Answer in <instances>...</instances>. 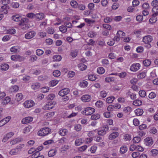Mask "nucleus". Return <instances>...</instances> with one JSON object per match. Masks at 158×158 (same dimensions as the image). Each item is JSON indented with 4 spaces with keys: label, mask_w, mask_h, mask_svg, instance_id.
Here are the masks:
<instances>
[{
    "label": "nucleus",
    "mask_w": 158,
    "mask_h": 158,
    "mask_svg": "<svg viewBox=\"0 0 158 158\" xmlns=\"http://www.w3.org/2000/svg\"><path fill=\"white\" fill-rule=\"evenodd\" d=\"M70 3L71 6L73 8H76L77 7L78 3L76 1L72 0Z\"/></svg>",
    "instance_id": "43"
},
{
    "label": "nucleus",
    "mask_w": 158,
    "mask_h": 158,
    "mask_svg": "<svg viewBox=\"0 0 158 158\" xmlns=\"http://www.w3.org/2000/svg\"><path fill=\"white\" fill-rule=\"evenodd\" d=\"M95 105L98 108H102L103 105V102L101 100L98 101L96 102Z\"/></svg>",
    "instance_id": "42"
},
{
    "label": "nucleus",
    "mask_w": 158,
    "mask_h": 158,
    "mask_svg": "<svg viewBox=\"0 0 158 158\" xmlns=\"http://www.w3.org/2000/svg\"><path fill=\"white\" fill-rule=\"evenodd\" d=\"M10 98L9 97H6L2 102V104L3 105L7 104L10 102Z\"/></svg>",
    "instance_id": "46"
},
{
    "label": "nucleus",
    "mask_w": 158,
    "mask_h": 158,
    "mask_svg": "<svg viewBox=\"0 0 158 158\" xmlns=\"http://www.w3.org/2000/svg\"><path fill=\"white\" fill-rule=\"evenodd\" d=\"M140 64L139 63H134L131 66L130 69L131 71L136 72L140 69Z\"/></svg>",
    "instance_id": "4"
},
{
    "label": "nucleus",
    "mask_w": 158,
    "mask_h": 158,
    "mask_svg": "<svg viewBox=\"0 0 158 158\" xmlns=\"http://www.w3.org/2000/svg\"><path fill=\"white\" fill-rule=\"evenodd\" d=\"M70 92V89L68 88H65L62 89L58 93V94L62 97L68 94Z\"/></svg>",
    "instance_id": "9"
},
{
    "label": "nucleus",
    "mask_w": 158,
    "mask_h": 158,
    "mask_svg": "<svg viewBox=\"0 0 158 158\" xmlns=\"http://www.w3.org/2000/svg\"><path fill=\"white\" fill-rule=\"evenodd\" d=\"M19 48L18 46H14L11 47L10 49V51L11 52H17L19 51Z\"/></svg>",
    "instance_id": "36"
},
{
    "label": "nucleus",
    "mask_w": 158,
    "mask_h": 158,
    "mask_svg": "<svg viewBox=\"0 0 158 158\" xmlns=\"http://www.w3.org/2000/svg\"><path fill=\"white\" fill-rule=\"evenodd\" d=\"M46 31L48 34H53L54 33L55 31L53 28L48 27L47 28Z\"/></svg>",
    "instance_id": "49"
},
{
    "label": "nucleus",
    "mask_w": 158,
    "mask_h": 158,
    "mask_svg": "<svg viewBox=\"0 0 158 158\" xmlns=\"http://www.w3.org/2000/svg\"><path fill=\"white\" fill-rule=\"evenodd\" d=\"M32 127L31 126L28 125L25 127L23 130V133L28 134L32 130Z\"/></svg>",
    "instance_id": "22"
},
{
    "label": "nucleus",
    "mask_w": 158,
    "mask_h": 158,
    "mask_svg": "<svg viewBox=\"0 0 158 158\" xmlns=\"http://www.w3.org/2000/svg\"><path fill=\"white\" fill-rule=\"evenodd\" d=\"M144 65L145 66H148L151 64V62L149 60H145L143 62Z\"/></svg>",
    "instance_id": "63"
},
{
    "label": "nucleus",
    "mask_w": 158,
    "mask_h": 158,
    "mask_svg": "<svg viewBox=\"0 0 158 158\" xmlns=\"http://www.w3.org/2000/svg\"><path fill=\"white\" fill-rule=\"evenodd\" d=\"M84 140L81 138L77 139L76 140L75 142V144L77 146H78L81 145L83 143Z\"/></svg>",
    "instance_id": "27"
},
{
    "label": "nucleus",
    "mask_w": 158,
    "mask_h": 158,
    "mask_svg": "<svg viewBox=\"0 0 158 158\" xmlns=\"http://www.w3.org/2000/svg\"><path fill=\"white\" fill-rule=\"evenodd\" d=\"M145 144L147 146H150L153 143V140L151 137L147 138L144 139Z\"/></svg>",
    "instance_id": "15"
},
{
    "label": "nucleus",
    "mask_w": 158,
    "mask_h": 158,
    "mask_svg": "<svg viewBox=\"0 0 158 158\" xmlns=\"http://www.w3.org/2000/svg\"><path fill=\"white\" fill-rule=\"evenodd\" d=\"M150 154L152 156H156L158 154V150L156 149H152L150 152Z\"/></svg>",
    "instance_id": "39"
},
{
    "label": "nucleus",
    "mask_w": 158,
    "mask_h": 158,
    "mask_svg": "<svg viewBox=\"0 0 158 158\" xmlns=\"http://www.w3.org/2000/svg\"><path fill=\"white\" fill-rule=\"evenodd\" d=\"M21 140L22 139L21 138L19 137L16 138L11 140L10 142V143L12 145H14L21 142Z\"/></svg>",
    "instance_id": "21"
},
{
    "label": "nucleus",
    "mask_w": 158,
    "mask_h": 158,
    "mask_svg": "<svg viewBox=\"0 0 158 158\" xmlns=\"http://www.w3.org/2000/svg\"><path fill=\"white\" fill-rule=\"evenodd\" d=\"M25 145L23 144H20L17 146L15 148L18 152L20 153L22 150V149L24 147Z\"/></svg>",
    "instance_id": "37"
},
{
    "label": "nucleus",
    "mask_w": 158,
    "mask_h": 158,
    "mask_svg": "<svg viewBox=\"0 0 158 158\" xmlns=\"http://www.w3.org/2000/svg\"><path fill=\"white\" fill-rule=\"evenodd\" d=\"M9 67V65L7 64H2L0 66V69L3 71L7 70Z\"/></svg>",
    "instance_id": "31"
},
{
    "label": "nucleus",
    "mask_w": 158,
    "mask_h": 158,
    "mask_svg": "<svg viewBox=\"0 0 158 158\" xmlns=\"http://www.w3.org/2000/svg\"><path fill=\"white\" fill-rule=\"evenodd\" d=\"M97 72L98 74H102L105 73V70L103 68L100 67L97 68Z\"/></svg>",
    "instance_id": "48"
},
{
    "label": "nucleus",
    "mask_w": 158,
    "mask_h": 158,
    "mask_svg": "<svg viewBox=\"0 0 158 158\" xmlns=\"http://www.w3.org/2000/svg\"><path fill=\"white\" fill-rule=\"evenodd\" d=\"M16 99L18 101H19L23 99V96L21 93H19L17 94L16 95Z\"/></svg>",
    "instance_id": "54"
},
{
    "label": "nucleus",
    "mask_w": 158,
    "mask_h": 158,
    "mask_svg": "<svg viewBox=\"0 0 158 158\" xmlns=\"http://www.w3.org/2000/svg\"><path fill=\"white\" fill-rule=\"evenodd\" d=\"M40 87V84L37 82L32 83L31 85V88L34 90L38 89Z\"/></svg>",
    "instance_id": "19"
},
{
    "label": "nucleus",
    "mask_w": 158,
    "mask_h": 158,
    "mask_svg": "<svg viewBox=\"0 0 158 158\" xmlns=\"http://www.w3.org/2000/svg\"><path fill=\"white\" fill-rule=\"evenodd\" d=\"M143 110L142 109L138 108L135 110V114L138 116L141 115L143 113Z\"/></svg>",
    "instance_id": "29"
},
{
    "label": "nucleus",
    "mask_w": 158,
    "mask_h": 158,
    "mask_svg": "<svg viewBox=\"0 0 158 158\" xmlns=\"http://www.w3.org/2000/svg\"><path fill=\"white\" fill-rule=\"evenodd\" d=\"M59 29L60 31L63 33H65L67 31V28L66 27L63 25L60 26Z\"/></svg>",
    "instance_id": "56"
},
{
    "label": "nucleus",
    "mask_w": 158,
    "mask_h": 158,
    "mask_svg": "<svg viewBox=\"0 0 158 158\" xmlns=\"http://www.w3.org/2000/svg\"><path fill=\"white\" fill-rule=\"evenodd\" d=\"M19 89V87L17 85H13L11 86L10 90L11 92H17Z\"/></svg>",
    "instance_id": "35"
},
{
    "label": "nucleus",
    "mask_w": 158,
    "mask_h": 158,
    "mask_svg": "<svg viewBox=\"0 0 158 158\" xmlns=\"http://www.w3.org/2000/svg\"><path fill=\"white\" fill-rule=\"evenodd\" d=\"M36 35V32L34 31H29L26 33L25 38L27 39H30L34 37Z\"/></svg>",
    "instance_id": "8"
},
{
    "label": "nucleus",
    "mask_w": 158,
    "mask_h": 158,
    "mask_svg": "<svg viewBox=\"0 0 158 158\" xmlns=\"http://www.w3.org/2000/svg\"><path fill=\"white\" fill-rule=\"evenodd\" d=\"M9 9V6L7 5H4L1 7V12L5 14L8 13V10Z\"/></svg>",
    "instance_id": "18"
},
{
    "label": "nucleus",
    "mask_w": 158,
    "mask_h": 158,
    "mask_svg": "<svg viewBox=\"0 0 158 158\" xmlns=\"http://www.w3.org/2000/svg\"><path fill=\"white\" fill-rule=\"evenodd\" d=\"M91 99V96L88 94L83 95L81 98V99L83 102H89Z\"/></svg>",
    "instance_id": "16"
},
{
    "label": "nucleus",
    "mask_w": 158,
    "mask_h": 158,
    "mask_svg": "<svg viewBox=\"0 0 158 158\" xmlns=\"http://www.w3.org/2000/svg\"><path fill=\"white\" fill-rule=\"evenodd\" d=\"M88 78L91 81H94L97 78L96 75L93 74H89L88 75Z\"/></svg>",
    "instance_id": "25"
},
{
    "label": "nucleus",
    "mask_w": 158,
    "mask_h": 158,
    "mask_svg": "<svg viewBox=\"0 0 158 158\" xmlns=\"http://www.w3.org/2000/svg\"><path fill=\"white\" fill-rule=\"evenodd\" d=\"M102 63L103 66L107 67L109 64V61L106 59H104L102 60Z\"/></svg>",
    "instance_id": "50"
},
{
    "label": "nucleus",
    "mask_w": 158,
    "mask_h": 158,
    "mask_svg": "<svg viewBox=\"0 0 158 158\" xmlns=\"http://www.w3.org/2000/svg\"><path fill=\"white\" fill-rule=\"evenodd\" d=\"M9 154L12 156L17 155L19 154L16 148L11 149L9 152Z\"/></svg>",
    "instance_id": "28"
},
{
    "label": "nucleus",
    "mask_w": 158,
    "mask_h": 158,
    "mask_svg": "<svg viewBox=\"0 0 158 158\" xmlns=\"http://www.w3.org/2000/svg\"><path fill=\"white\" fill-rule=\"evenodd\" d=\"M127 151V148L126 146L123 145L120 148V152L121 154H124L126 153Z\"/></svg>",
    "instance_id": "24"
},
{
    "label": "nucleus",
    "mask_w": 158,
    "mask_h": 158,
    "mask_svg": "<svg viewBox=\"0 0 158 158\" xmlns=\"http://www.w3.org/2000/svg\"><path fill=\"white\" fill-rule=\"evenodd\" d=\"M33 120V118L32 117L28 116L23 118L21 122L23 124H27L31 122Z\"/></svg>",
    "instance_id": "12"
},
{
    "label": "nucleus",
    "mask_w": 158,
    "mask_h": 158,
    "mask_svg": "<svg viewBox=\"0 0 158 158\" xmlns=\"http://www.w3.org/2000/svg\"><path fill=\"white\" fill-rule=\"evenodd\" d=\"M56 104V102L54 101L47 102L44 106L43 109L45 110H48L53 108Z\"/></svg>",
    "instance_id": "2"
},
{
    "label": "nucleus",
    "mask_w": 158,
    "mask_h": 158,
    "mask_svg": "<svg viewBox=\"0 0 158 158\" xmlns=\"http://www.w3.org/2000/svg\"><path fill=\"white\" fill-rule=\"evenodd\" d=\"M153 40L152 36L150 35H148L144 36L142 40V41L144 43H150Z\"/></svg>",
    "instance_id": "10"
},
{
    "label": "nucleus",
    "mask_w": 158,
    "mask_h": 158,
    "mask_svg": "<svg viewBox=\"0 0 158 158\" xmlns=\"http://www.w3.org/2000/svg\"><path fill=\"white\" fill-rule=\"evenodd\" d=\"M55 97L54 94H51L48 95L46 97V99L48 100H52Z\"/></svg>",
    "instance_id": "52"
},
{
    "label": "nucleus",
    "mask_w": 158,
    "mask_h": 158,
    "mask_svg": "<svg viewBox=\"0 0 158 158\" xmlns=\"http://www.w3.org/2000/svg\"><path fill=\"white\" fill-rule=\"evenodd\" d=\"M116 35L119 36L120 38H123L125 35V33L122 31H117Z\"/></svg>",
    "instance_id": "47"
},
{
    "label": "nucleus",
    "mask_w": 158,
    "mask_h": 158,
    "mask_svg": "<svg viewBox=\"0 0 158 158\" xmlns=\"http://www.w3.org/2000/svg\"><path fill=\"white\" fill-rule=\"evenodd\" d=\"M119 133L117 132H114L111 133L108 136V138L110 140H112L117 137Z\"/></svg>",
    "instance_id": "14"
},
{
    "label": "nucleus",
    "mask_w": 158,
    "mask_h": 158,
    "mask_svg": "<svg viewBox=\"0 0 158 158\" xmlns=\"http://www.w3.org/2000/svg\"><path fill=\"white\" fill-rule=\"evenodd\" d=\"M158 15V11H156L152 15L151 17L149 20V22L150 23L152 24L155 23L157 20V18L156 17Z\"/></svg>",
    "instance_id": "5"
},
{
    "label": "nucleus",
    "mask_w": 158,
    "mask_h": 158,
    "mask_svg": "<svg viewBox=\"0 0 158 158\" xmlns=\"http://www.w3.org/2000/svg\"><path fill=\"white\" fill-rule=\"evenodd\" d=\"M152 6L153 7L152 11L156 12V10H158V1L157 0H153L151 3Z\"/></svg>",
    "instance_id": "11"
},
{
    "label": "nucleus",
    "mask_w": 158,
    "mask_h": 158,
    "mask_svg": "<svg viewBox=\"0 0 158 158\" xmlns=\"http://www.w3.org/2000/svg\"><path fill=\"white\" fill-rule=\"evenodd\" d=\"M38 35L41 38H43L45 37L46 36L47 33L44 31H41L38 33Z\"/></svg>",
    "instance_id": "44"
},
{
    "label": "nucleus",
    "mask_w": 158,
    "mask_h": 158,
    "mask_svg": "<svg viewBox=\"0 0 158 158\" xmlns=\"http://www.w3.org/2000/svg\"><path fill=\"white\" fill-rule=\"evenodd\" d=\"M53 74L54 76L57 77L60 75V72L59 70H56L53 72Z\"/></svg>",
    "instance_id": "62"
},
{
    "label": "nucleus",
    "mask_w": 158,
    "mask_h": 158,
    "mask_svg": "<svg viewBox=\"0 0 158 158\" xmlns=\"http://www.w3.org/2000/svg\"><path fill=\"white\" fill-rule=\"evenodd\" d=\"M59 81L57 80H54L51 81L50 82V86L53 87L56 85L58 83Z\"/></svg>",
    "instance_id": "51"
},
{
    "label": "nucleus",
    "mask_w": 158,
    "mask_h": 158,
    "mask_svg": "<svg viewBox=\"0 0 158 158\" xmlns=\"http://www.w3.org/2000/svg\"><path fill=\"white\" fill-rule=\"evenodd\" d=\"M123 139L126 141H130L131 139V136L129 134H125L124 135Z\"/></svg>",
    "instance_id": "57"
},
{
    "label": "nucleus",
    "mask_w": 158,
    "mask_h": 158,
    "mask_svg": "<svg viewBox=\"0 0 158 158\" xmlns=\"http://www.w3.org/2000/svg\"><path fill=\"white\" fill-rule=\"evenodd\" d=\"M19 25H20V28L23 29V30H25L28 28V24H25L24 23H19Z\"/></svg>",
    "instance_id": "32"
},
{
    "label": "nucleus",
    "mask_w": 158,
    "mask_h": 158,
    "mask_svg": "<svg viewBox=\"0 0 158 158\" xmlns=\"http://www.w3.org/2000/svg\"><path fill=\"white\" fill-rule=\"evenodd\" d=\"M14 135V133L13 132H10L8 133L2 139V142H6L9 139L12 137Z\"/></svg>",
    "instance_id": "13"
},
{
    "label": "nucleus",
    "mask_w": 158,
    "mask_h": 158,
    "mask_svg": "<svg viewBox=\"0 0 158 158\" xmlns=\"http://www.w3.org/2000/svg\"><path fill=\"white\" fill-rule=\"evenodd\" d=\"M142 104V101L139 99H136L133 102V104L135 106H139Z\"/></svg>",
    "instance_id": "33"
},
{
    "label": "nucleus",
    "mask_w": 158,
    "mask_h": 158,
    "mask_svg": "<svg viewBox=\"0 0 158 158\" xmlns=\"http://www.w3.org/2000/svg\"><path fill=\"white\" fill-rule=\"evenodd\" d=\"M56 149H52L49 151L48 155L50 157H52L55 155L56 153Z\"/></svg>",
    "instance_id": "34"
},
{
    "label": "nucleus",
    "mask_w": 158,
    "mask_h": 158,
    "mask_svg": "<svg viewBox=\"0 0 158 158\" xmlns=\"http://www.w3.org/2000/svg\"><path fill=\"white\" fill-rule=\"evenodd\" d=\"M51 132V129L48 127H44L39 130L37 134L38 135L41 136H44L50 134Z\"/></svg>",
    "instance_id": "1"
},
{
    "label": "nucleus",
    "mask_w": 158,
    "mask_h": 158,
    "mask_svg": "<svg viewBox=\"0 0 158 158\" xmlns=\"http://www.w3.org/2000/svg\"><path fill=\"white\" fill-rule=\"evenodd\" d=\"M12 19L15 21H18L21 19V18L18 15H13L12 16Z\"/></svg>",
    "instance_id": "30"
},
{
    "label": "nucleus",
    "mask_w": 158,
    "mask_h": 158,
    "mask_svg": "<svg viewBox=\"0 0 158 158\" xmlns=\"http://www.w3.org/2000/svg\"><path fill=\"white\" fill-rule=\"evenodd\" d=\"M44 15L42 13H40L35 14V19L36 20L42 19L44 17Z\"/></svg>",
    "instance_id": "17"
},
{
    "label": "nucleus",
    "mask_w": 158,
    "mask_h": 158,
    "mask_svg": "<svg viewBox=\"0 0 158 158\" xmlns=\"http://www.w3.org/2000/svg\"><path fill=\"white\" fill-rule=\"evenodd\" d=\"M68 132L67 130L64 128L60 129L58 132L59 134L62 136L65 135Z\"/></svg>",
    "instance_id": "23"
},
{
    "label": "nucleus",
    "mask_w": 158,
    "mask_h": 158,
    "mask_svg": "<svg viewBox=\"0 0 158 158\" xmlns=\"http://www.w3.org/2000/svg\"><path fill=\"white\" fill-rule=\"evenodd\" d=\"M61 56L59 55H56L53 56V61H60L61 60Z\"/></svg>",
    "instance_id": "40"
},
{
    "label": "nucleus",
    "mask_w": 158,
    "mask_h": 158,
    "mask_svg": "<svg viewBox=\"0 0 158 158\" xmlns=\"http://www.w3.org/2000/svg\"><path fill=\"white\" fill-rule=\"evenodd\" d=\"M11 59L15 61H21L24 60V58L23 56H21L18 55H13L11 56Z\"/></svg>",
    "instance_id": "7"
},
{
    "label": "nucleus",
    "mask_w": 158,
    "mask_h": 158,
    "mask_svg": "<svg viewBox=\"0 0 158 158\" xmlns=\"http://www.w3.org/2000/svg\"><path fill=\"white\" fill-rule=\"evenodd\" d=\"M131 111V108L129 106H127L124 108L123 111L125 113H130Z\"/></svg>",
    "instance_id": "60"
},
{
    "label": "nucleus",
    "mask_w": 158,
    "mask_h": 158,
    "mask_svg": "<svg viewBox=\"0 0 158 158\" xmlns=\"http://www.w3.org/2000/svg\"><path fill=\"white\" fill-rule=\"evenodd\" d=\"M115 99V98L113 96H111L107 98L106 102L108 103H112Z\"/></svg>",
    "instance_id": "41"
},
{
    "label": "nucleus",
    "mask_w": 158,
    "mask_h": 158,
    "mask_svg": "<svg viewBox=\"0 0 158 158\" xmlns=\"http://www.w3.org/2000/svg\"><path fill=\"white\" fill-rule=\"evenodd\" d=\"M139 95L142 98L144 97L146 95V93L145 91L141 90L139 91Z\"/></svg>",
    "instance_id": "55"
},
{
    "label": "nucleus",
    "mask_w": 158,
    "mask_h": 158,
    "mask_svg": "<svg viewBox=\"0 0 158 158\" xmlns=\"http://www.w3.org/2000/svg\"><path fill=\"white\" fill-rule=\"evenodd\" d=\"M123 88V85L122 84H118L114 85L113 88V89L114 91H118L122 90Z\"/></svg>",
    "instance_id": "20"
},
{
    "label": "nucleus",
    "mask_w": 158,
    "mask_h": 158,
    "mask_svg": "<svg viewBox=\"0 0 158 158\" xmlns=\"http://www.w3.org/2000/svg\"><path fill=\"white\" fill-rule=\"evenodd\" d=\"M49 87L46 86L41 88V91L43 93H46L49 92Z\"/></svg>",
    "instance_id": "58"
},
{
    "label": "nucleus",
    "mask_w": 158,
    "mask_h": 158,
    "mask_svg": "<svg viewBox=\"0 0 158 158\" xmlns=\"http://www.w3.org/2000/svg\"><path fill=\"white\" fill-rule=\"evenodd\" d=\"M44 52L43 50L40 49H38L36 51V54L39 56H41L43 54Z\"/></svg>",
    "instance_id": "61"
},
{
    "label": "nucleus",
    "mask_w": 158,
    "mask_h": 158,
    "mask_svg": "<svg viewBox=\"0 0 158 158\" xmlns=\"http://www.w3.org/2000/svg\"><path fill=\"white\" fill-rule=\"evenodd\" d=\"M146 76V72L145 71L139 73L137 75L138 78L143 79Z\"/></svg>",
    "instance_id": "26"
},
{
    "label": "nucleus",
    "mask_w": 158,
    "mask_h": 158,
    "mask_svg": "<svg viewBox=\"0 0 158 158\" xmlns=\"http://www.w3.org/2000/svg\"><path fill=\"white\" fill-rule=\"evenodd\" d=\"M95 111V109L93 108L89 107L85 109V110L82 112L83 114H85L87 115H90L93 113Z\"/></svg>",
    "instance_id": "3"
},
{
    "label": "nucleus",
    "mask_w": 158,
    "mask_h": 158,
    "mask_svg": "<svg viewBox=\"0 0 158 158\" xmlns=\"http://www.w3.org/2000/svg\"><path fill=\"white\" fill-rule=\"evenodd\" d=\"M78 66L79 70L81 71L85 70L87 68L86 66L82 63L78 64Z\"/></svg>",
    "instance_id": "45"
},
{
    "label": "nucleus",
    "mask_w": 158,
    "mask_h": 158,
    "mask_svg": "<svg viewBox=\"0 0 158 158\" xmlns=\"http://www.w3.org/2000/svg\"><path fill=\"white\" fill-rule=\"evenodd\" d=\"M35 103L33 101L30 100L25 101L23 103L24 106L27 108H29L34 106Z\"/></svg>",
    "instance_id": "6"
},
{
    "label": "nucleus",
    "mask_w": 158,
    "mask_h": 158,
    "mask_svg": "<svg viewBox=\"0 0 158 158\" xmlns=\"http://www.w3.org/2000/svg\"><path fill=\"white\" fill-rule=\"evenodd\" d=\"M55 114V112L54 111L46 113L45 115L46 118H48L52 117Z\"/></svg>",
    "instance_id": "38"
},
{
    "label": "nucleus",
    "mask_w": 158,
    "mask_h": 158,
    "mask_svg": "<svg viewBox=\"0 0 158 158\" xmlns=\"http://www.w3.org/2000/svg\"><path fill=\"white\" fill-rule=\"evenodd\" d=\"M100 118V115L98 114H94L92 115L91 117V119L93 120H96Z\"/></svg>",
    "instance_id": "53"
},
{
    "label": "nucleus",
    "mask_w": 158,
    "mask_h": 158,
    "mask_svg": "<svg viewBox=\"0 0 158 158\" xmlns=\"http://www.w3.org/2000/svg\"><path fill=\"white\" fill-rule=\"evenodd\" d=\"M40 155V153L38 151H35V152L31 155V158H36Z\"/></svg>",
    "instance_id": "64"
},
{
    "label": "nucleus",
    "mask_w": 158,
    "mask_h": 158,
    "mask_svg": "<svg viewBox=\"0 0 158 158\" xmlns=\"http://www.w3.org/2000/svg\"><path fill=\"white\" fill-rule=\"evenodd\" d=\"M97 35L96 33L94 31H90L88 34V35L90 38H93Z\"/></svg>",
    "instance_id": "59"
}]
</instances>
